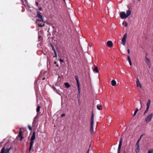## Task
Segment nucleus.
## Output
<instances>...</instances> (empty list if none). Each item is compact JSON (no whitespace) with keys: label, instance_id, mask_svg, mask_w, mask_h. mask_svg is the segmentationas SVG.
I'll return each instance as SVG.
<instances>
[{"label":"nucleus","instance_id":"obj_1","mask_svg":"<svg viewBox=\"0 0 153 153\" xmlns=\"http://www.w3.org/2000/svg\"><path fill=\"white\" fill-rule=\"evenodd\" d=\"M50 45L52 47V49L53 50L55 54V55L53 56V66L54 68L52 71V72L53 74L56 75L57 74V71L56 68V67L57 66V59L56 58H55V57H57L56 51L55 49L53 44H51Z\"/></svg>","mask_w":153,"mask_h":153},{"label":"nucleus","instance_id":"obj_2","mask_svg":"<svg viewBox=\"0 0 153 153\" xmlns=\"http://www.w3.org/2000/svg\"><path fill=\"white\" fill-rule=\"evenodd\" d=\"M37 16L39 18V19H38L37 21V23L38 25L39 26L42 27L44 25V24L42 18V16L41 14V13L37 11Z\"/></svg>","mask_w":153,"mask_h":153},{"label":"nucleus","instance_id":"obj_3","mask_svg":"<svg viewBox=\"0 0 153 153\" xmlns=\"http://www.w3.org/2000/svg\"><path fill=\"white\" fill-rule=\"evenodd\" d=\"M131 11L130 10H128L126 11V14L125 12H122L120 13V17L123 19H125L131 15Z\"/></svg>","mask_w":153,"mask_h":153},{"label":"nucleus","instance_id":"obj_4","mask_svg":"<svg viewBox=\"0 0 153 153\" xmlns=\"http://www.w3.org/2000/svg\"><path fill=\"white\" fill-rule=\"evenodd\" d=\"M35 138V131L33 132V135L31 137L30 142V146L29 149V152H30L32 148L33 147L34 143V140Z\"/></svg>","mask_w":153,"mask_h":153},{"label":"nucleus","instance_id":"obj_5","mask_svg":"<svg viewBox=\"0 0 153 153\" xmlns=\"http://www.w3.org/2000/svg\"><path fill=\"white\" fill-rule=\"evenodd\" d=\"M94 114L92 112L91 120V123H90V131L91 134H92L93 133V124L94 122Z\"/></svg>","mask_w":153,"mask_h":153},{"label":"nucleus","instance_id":"obj_6","mask_svg":"<svg viewBox=\"0 0 153 153\" xmlns=\"http://www.w3.org/2000/svg\"><path fill=\"white\" fill-rule=\"evenodd\" d=\"M153 116V113H151L149 114L145 118V121L146 122V123L150 122L152 120Z\"/></svg>","mask_w":153,"mask_h":153},{"label":"nucleus","instance_id":"obj_7","mask_svg":"<svg viewBox=\"0 0 153 153\" xmlns=\"http://www.w3.org/2000/svg\"><path fill=\"white\" fill-rule=\"evenodd\" d=\"M12 149V146H11L9 149H5V148L3 147L1 150L0 153H10V151Z\"/></svg>","mask_w":153,"mask_h":153},{"label":"nucleus","instance_id":"obj_8","mask_svg":"<svg viewBox=\"0 0 153 153\" xmlns=\"http://www.w3.org/2000/svg\"><path fill=\"white\" fill-rule=\"evenodd\" d=\"M127 34L125 33L123 36L121 40V44L123 45H125L126 44V39L127 38Z\"/></svg>","mask_w":153,"mask_h":153},{"label":"nucleus","instance_id":"obj_9","mask_svg":"<svg viewBox=\"0 0 153 153\" xmlns=\"http://www.w3.org/2000/svg\"><path fill=\"white\" fill-rule=\"evenodd\" d=\"M23 134H22V131L20 130L19 131V133L18 135V136L19 137H20V141H22L24 138V137L23 136Z\"/></svg>","mask_w":153,"mask_h":153},{"label":"nucleus","instance_id":"obj_10","mask_svg":"<svg viewBox=\"0 0 153 153\" xmlns=\"http://www.w3.org/2000/svg\"><path fill=\"white\" fill-rule=\"evenodd\" d=\"M122 138L121 137L120 138V140L119 142V146L117 150V153H120V149L121 145H122Z\"/></svg>","mask_w":153,"mask_h":153},{"label":"nucleus","instance_id":"obj_11","mask_svg":"<svg viewBox=\"0 0 153 153\" xmlns=\"http://www.w3.org/2000/svg\"><path fill=\"white\" fill-rule=\"evenodd\" d=\"M107 45L108 47L111 48L112 47L113 45L112 42L111 41H108L107 42Z\"/></svg>","mask_w":153,"mask_h":153},{"label":"nucleus","instance_id":"obj_12","mask_svg":"<svg viewBox=\"0 0 153 153\" xmlns=\"http://www.w3.org/2000/svg\"><path fill=\"white\" fill-rule=\"evenodd\" d=\"M147 54L146 53V55L145 57V60H146V62L147 63V64L148 65L149 64V63L150 62V61L149 59L147 57Z\"/></svg>","mask_w":153,"mask_h":153},{"label":"nucleus","instance_id":"obj_13","mask_svg":"<svg viewBox=\"0 0 153 153\" xmlns=\"http://www.w3.org/2000/svg\"><path fill=\"white\" fill-rule=\"evenodd\" d=\"M75 79L76 81L77 86H80L78 80V78L77 76H75Z\"/></svg>","mask_w":153,"mask_h":153},{"label":"nucleus","instance_id":"obj_14","mask_svg":"<svg viewBox=\"0 0 153 153\" xmlns=\"http://www.w3.org/2000/svg\"><path fill=\"white\" fill-rule=\"evenodd\" d=\"M136 146V150L135 152L137 153H138L139 152L140 149L139 147V146Z\"/></svg>","mask_w":153,"mask_h":153},{"label":"nucleus","instance_id":"obj_15","mask_svg":"<svg viewBox=\"0 0 153 153\" xmlns=\"http://www.w3.org/2000/svg\"><path fill=\"white\" fill-rule=\"evenodd\" d=\"M111 84L113 86H114L116 85V81L114 80H113L111 81Z\"/></svg>","mask_w":153,"mask_h":153},{"label":"nucleus","instance_id":"obj_16","mask_svg":"<svg viewBox=\"0 0 153 153\" xmlns=\"http://www.w3.org/2000/svg\"><path fill=\"white\" fill-rule=\"evenodd\" d=\"M57 119L54 121V120H53V122L52 123V124L54 125V127H56L57 126V122L56 121Z\"/></svg>","mask_w":153,"mask_h":153},{"label":"nucleus","instance_id":"obj_17","mask_svg":"<svg viewBox=\"0 0 153 153\" xmlns=\"http://www.w3.org/2000/svg\"><path fill=\"white\" fill-rule=\"evenodd\" d=\"M94 71H95L96 73H98L99 71L97 67L94 66V68L93 69Z\"/></svg>","mask_w":153,"mask_h":153},{"label":"nucleus","instance_id":"obj_18","mask_svg":"<svg viewBox=\"0 0 153 153\" xmlns=\"http://www.w3.org/2000/svg\"><path fill=\"white\" fill-rule=\"evenodd\" d=\"M128 62H129L130 65L131 66V65H132V63H131V59L130 58V57L129 56H128Z\"/></svg>","mask_w":153,"mask_h":153},{"label":"nucleus","instance_id":"obj_19","mask_svg":"<svg viewBox=\"0 0 153 153\" xmlns=\"http://www.w3.org/2000/svg\"><path fill=\"white\" fill-rule=\"evenodd\" d=\"M150 103H151L150 100V99H149L148 100V102L147 103V104H146L147 107H149Z\"/></svg>","mask_w":153,"mask_h":153},{"label":"nucleus","instance_id":"obj_20","mask_svg":"<svg viewBox=\"0 0 153 153\" xmlns=\"http://www.w3.org/2000/svg\"><path fill=\"white\" fill-rule=\"evenodd\" d=\"M97 109L99 110H101L102 108V105H97Z\"/></svg>","mask_w":153,"mask_h":153},{"label":"nucleus","instance_id":"obj_21","mask_svg":"<svg viewBox=\"0 0 153 153\" xmlns=\"http://www.w3.org/2000/svg\"><path fill=\"white\" fill-rule=\"evenodd\" d=\"M149 107H147L144 113V114H143L144 115H145L148 112V111H149Z\"/></svg>","mask_w":153,"mask_h":153},{"label":"nucleus","instance_id":"obj_22","mask_svg":"<svg viewBox=\"0 0 153 153\" xmlns=\"http://www.w3.org/2000/svg\"><path fill=\"white\" fill-rule=\"evenodd\" d=\"M40 108V106L39 105H38L36 108V111L38 112H39Z\"/></svg>","mask_w":153,"mask_h":153},{"label":"nucleus","instance_id":"obj_23","mask_svg":"<svg viewBox=\"0 0 153 153\" xmlns=\"http://www.w3.org/2000/svg\"><path fill=\"white\" fill-rule=\"evenodd\" d=\"M138 111V109L137 108L134 112V114H133V116H134L136 115Z\"/></svg>","mask_w":153,"mask_h":153},{"label":"nucleus","instance_id":"obj_24","mask_svg":"<svg viewBox=\"0 0 153 153\" xmlns=\"http://www.w3.org/2000/svg\"><path fill=\"white\" fill-rule=\"evenodd\" d=\"M78 97H79V95L80 92V87H78Z\"/></svg>","mask_w":153,"mask_h":153},{"label":"nucleus","instance_id":"obj_25","mask_svg":"<svg viewBox=\"0 0 153 153\" xmlns=\"http://www.w3.org/2000/svg\"><path fill=\"white\" fill-rule=\"evenodd\" d=\"M137 83V86H141L140 85V83L138 80V79H137V80L136 82Z\"/></svg>","mask_w":153,"mask_h":153},{"label":"nucleus","instance_id":"obj_26","mask_svg":"<svg viewBox=\"0 0 153 153\" xmlns=\"http://www.w3.org/2000/svg\"><path fill=\"white\" fill-rule=\"evenodd\" d=\"M123 25H124L126 27H127L128 26V25L127 23L126 22H124L123 23Z\"/></svg>","mask_w":153,"mask_h":153},{"label":"nucleus","instance_id":"obj_27","mask_svg":"<svg viewBox=\"0 0 153 153\" xmlns=\"http://www.w3.org/2000/svg\"><path fill=\"white\" fill-rule=\"evenodd\" d=\"M64 84L65 86H70V85L68 82H65Z\"/></svg>","mask_w":153,"mask_h":153},{"label":"nucleus","instance_id":"obj_28","mask_svg":"<svg viewBox=\"0 0 153 153\" xmlns=\"http://www.w3.org/2000/svg\"><path fill=\"white\" fill-rule=\"evenodd\" d=\"M28 128L30 130L32 131V128L31 127V126H30L28 125Z\"/></svg>","mask_w":153,"mask_h":153},{"label":"nucleus","instance_id":"obj_29","mask_svg":"<svg viewBox=\"0 0 153 153\" xmlns=\"http://www.w3.org/2000/svg\"><path fill=\"white\" fill-rule=\"evenodd\" d=\"M59 61L61 63H62V62H64V60L63 59H60Z\"/></svg>","mask_w":153,"mask_h":153},{"label":"nucleus","instance_id":"obj_30","mask_svg":"<svg viewBox=\"0 0 153 153\" xmlns=\"http://www.w3.org/2000/svg\"><path fill=\"white\" fill-rule=\"evenodd\" d=\"M141 87H141V86L139 87V88H138L139 90V92H140H140H142L141 91H140V90H141Z\"/></svg>","mask_w":153,"mask_h":153},{"label":"nucleus","instance_id":"obj_31","mask_svg":"<svg viewBox=\"0 0 153 153\" xmlns=\"http://www.w3.org/2000/svg\"><path fill=\"white\" fill-rule=\"evenodd\" d=\"M145 135V134H141L140 137V138L141 139V138H142V137L143 136H144Z\"/></svg>","mask_w":153,"mask_h":153},{"label":"nucleus","instance_id":"obj_32","mask_svg":"<svg viewBox=\"0 0 153 153\" xmlns=\"http://www.w3.org/2000/svg\"><path fill=\"white\" fill-rule=\"evenodd\" d=\"M148 153H152V151L151 150H149L148 151Z\"/></svg>","mask_w":153,"mask_h":153},{"label":"nucleus","instance_id":"obj_33","mask_svg":"<svg viewBox=\"0 0 153 153\" xmlns=\"http://www.w3.org/2000/svg\"><path fill=\"white\" fill-rule=\"evenodd\" d=\"M65 116V114H62L61 116V117H63Z\"/></svg>","mask_w":153,"mask_h":153},{"label":"nucleus","instance_id":"obj_34","mask_svg":"<svg viewBox=\"0 0 153 153\" xmlns=\"http://www.w3.org/2000/svg\"><path fill=\"white\" fill-rule=\"evenodd\" d=\"M139 142L137 141L136 144V146H139Z\"/></svg>","mask_w":153,"mask_h":153},{"label":"nucleus","instance_id":"obj_35","mask_svg":"<svg viewBox=\"0 0 153 153\" xmlns=\"http://www.w3.org/2000/svg\"><path fill=\"white\" fill-rule=\"evenodd\" d=\"M139 142L137 141L136 144V146H139Z\"/></svg>","mask_w":153,"mask_h":153},{"label":"nucleus","instance_id":"obj_36","mask_svg":"<svg viewBox=\"0 0 153 153\" xmlns=\"http://www.w3.org/2000/svg\"><path fill=\"white\" fill-rule=\"evenodd\" d=\"M127 51L128 53L129 54L130 53V51L129 49H128Z\"/></svg>","mask_w":153,"mask_h":153},{"label":"nucleus","instance_id":"obj_37","mask_svg":"<svg viewBox=\"0 0 153 153\" xmlns=\"http://www.w3.org/2000/svg\"><path fill=\"white\" fill-rule=\"evenodd\" d=\"M52 87L53 89V90H55L56 88L55 87L53 86V87Z\"/></svg>","mask_w":153,"mask_h":153},{"label":"nucleus","instance_id":"obj_38","mask_svg":"<svg viewBox=\"0 0 153 153\" xmlns=\"http://www.w3.org/2000/svg\"><path fill=\"white\" fill-rule=\"evenodd\" d=\"M140 104L141 105V108H140V109H141L142 108V105L141 103V102H140Z\"/></svg>","mask_w":153,"mask_h":153},{"label":"nucleus","instance_id":"obj_39","mask_svg":"<svg viewBox=\"0 0 153 153\" xmlns=\"http://www.w3.org/2000/svg\"><path fill=\"white\" fill-rule=\"evenodd\" d=\"M140 140H141V139L140 138L139 140H138L137 141L139 142L140 141Z\"/></svg>","mask_w":153,"mask_h":153},{"label":"nucleus","instance_id":"obj_40","mask_svg":"<svg viewBox=\"0 0 153 153\" xmlns=\"http://www.w3.org/2000/svg\"><path fill=\"white\" fill-rule=\"evenodd\" d=\"M39 10H42V8L41 7H40L39 8Z\"/></svg>","mask_w":153,"mask_h":153},{"label":"nucleus","instance_id":"obj_41","mask_svg":"<svg viewBox=\"0 0 153 153\" xmlns=\"http://www.w3.org/2000/svg\"><path fill=\"white\" fill-rule=\"evenodd\" d=\"M36 4H37V5H38V3L37 2H36Z\"/></svg>","mask_w":153,"mask_h":153},{"label":"nucleus","instance_id":"obj_42","mask_svg":"<svg viewBox=\"0 0 153 153\" xmlns=\"http://www.w3.org/2000/svg\"><path fill=\"white\" fill-rule=\"evenodd\" d=\"M56 116V114H55L54 115V116H53V117H55V116Z\"/></svg>","mask_w":153,"mask_h":153},{"label":"nucleus","instance_id":"obj_43","mask_svg":"<svg viewBox=\"0 0 153 153\" xmlns=\"http://www.w3.org/2000/svg\"><path fill=\"white\" fill-rule=\"evenodd\" d=\"M89 150L88 149L87 151V153H88V152H89Z\"/></svg>","mask_w":153,"mask_h":153},{"label":"nucleus","instance_id":"obj_44","mask_svg":"<svg viewBox=\"0 0 153 153\" xmlns=\"http://www.w3.org/2000/svg\"><path fill=\"white\" fill-rule=\"evenodd\" d=\"M66 88H68L69 87H68V86H67V87H65Z\"/></svg>","mask_w":153,"mask_h":153},{"label":"nucleus","instance_id":"obj_45","mask_svg":"<svg viewBox=\"0 0 153 153\" xmlns=\"http://www.w3.org/2000/svg\"><path fill=\"white\" fill-rule=\"evenodd\" d=\"M124 153H126V152L125 151H124Z\"/></svg>","mask_w":153,"mask_h":153},{"label":"nucleus","instance_id":"obj_46","mask_svg":"<svg viewBox=\"0 0 153 153\" xmlns=\"http://www.w3.org/2000/svg\"><path fill=\"white\" fill-rule=\"evenodd\" d=\"M44 79H45V78H43V80H44Z\"/></svg>","mask_w":153,"mask_h":153},{"label":"nucleus","instance_id":"obj_47","mask_svg":"<svg viewBox=\"0 0 153 153\" xmlns=\"http://www.w3.org/2000/svg\"><path fill=\"white\" fill-rule=\"evenodd\" d=\"M133 2H134H134H135V1H134V0H133Z\"/></svg>","mask_w":153,"mask_h":153},{"label":"nucleus","instance_id":"obj_48","mask_svg":"<svg viewBox=\"0 0 153 153\" xmlns=\"http://www.w3.org/2000/svg\"><path fill=\"white\" fill-rule=\"evenodd\" d=\"M137 1H140V0H137Z\"/></svg>","mask_w":153,"mask_h":153},{"label":"nucleus","instance_id":"obj_49","mask_svg":"<svg viewBox=\"0 0 153 153\" xmlns=\"http://www.w3.org/2000/svg\"><path fill=\"white\" fill-rule=\"evenodd\" d=\"M63 0V1H64V2H65V0Z\"/></svg>","mask_w":153,"mask_h":153},{"label":"nucleus","instance_id":"obj_50","mask_svg":"<svg viewBox=\"0 0 153 153\" xmlns=\"http://www.w3.org/2000/svg\"><path fill=\"white\" fill-rule=\"evenodd\" d=\"M89 46H90V47H91V45H90L89 44Z\"/></svg>","mask_w":153,"mask_h":153},{"label":"nucleus","instance_id":"obj_51","mask_svg":"<svg viewBox=\"0 0 153 153\" xmlns=\"http://www.w3.org/2000/svg\"><path fill=\"white\" fill-rule=\"evenodd\" d=\"M89 46H90V47H91V45H90L89 44Z\"/></svg>","mask_w":153,"mask_h":153},{"label":"nucleus","instance_id":"obj_52","mask_svg":"<svg viewBox=\"0 0 153 153\" xmlns=\"http://www.w3.org/2000/svg\"><path fill=\"white\" fill-rule=\"evenodd\" d=\"M56 92H57V90H56Z\"/></svg>","mask_w":153,"mask_h":153},{"label":"nucleus","instance_id":"obj_53","mask_svg":"<svg viewBox=\"0 0 153 153\" xmlns=\"http://www.w3.org/2000/svg\"><path fill=\"white\" fill-rule=\"evenodd\" d=\"M35 120H34L33 122H34Z\"/></svg>","mask_w":153,"mask_h":153},{"label":"nucleus","instance_id":"obj_54","mask_svg":"<svg viewBox=\"0 0 153 153\" xmlns=\"http://www.w3.org/2000/svg\"><path fill=\"white\" fill-rule=\"evenodd\" d=\"M35 120H34L33 122H34Z\"/></svg>","mask_w":153,"mask_h":153},{"label":"nucleus","instance_id":"obj_55","mask_svg":"<svg viewBox=\"0 0 153 153\" xmlns=\"http://www.w3.org/2000/svg\"><path fill=\"white\" fill-rule=\"evenodd\" d=\"M35 120H34L33 122H34Z\"/></svg>","mask_w":153,"mask_h":153}]
</instances>
